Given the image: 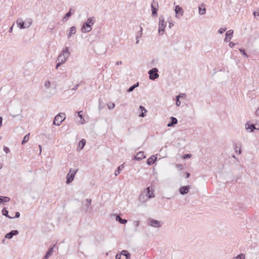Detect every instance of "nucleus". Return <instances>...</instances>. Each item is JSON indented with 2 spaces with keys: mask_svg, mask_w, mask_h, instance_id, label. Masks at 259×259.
<instances>
[{
  "mask_svg": "<svg viewBox=\"0 0 259 259\" xmlns=\"http://www.w3.org/2000/svg\"><path fill=\"white\" fill-rule=\"evenodd\" d=\"M181 101H180V99L178 98L177 97V100H176V105L177 106H180L181 105Z\"/></svg>",
  "mask_w": 259,
  "mask_h": 259,
  "instance_id": "40",
  "label": "nucleus"
},
{
  "mask_svg": "<svg viewBox=\"0 0 259 259\" xmlns=\"http://www.w3.org/2000/svg\"><path fill=\"white\" fill-rule=\"evenodd\" d=\"M191 157V154H187L184 155L183 158L184 159H187V158H190Z\"/></svg>",
  "mask_w": 259,
  "mask_h": 259,
  "instance_id": "42",
  "label": "nucleus"
},
{
  "mask_svg": "<svg viewBox=\"0 0 259 259\" xmlns=\"http://www.w3.org/2000/svg\"><path fill=\"white\" fill-rule=\"evenodd\" d=\"M51 85V82L49 81H46L45 83V87L46 88H49Z\"/></svg>",
  "mask_w": 259,
  "mask_h": 259,
  "instance_id": "39",
  "label": "nucleus"
},
{
  "mask_svg": "<svg viewBox=\"0 0 259 259\" xmlns=\"http://www.w3.org/2000/svg\"><path fill=\"white\" fill-rule=\"evenodd\" d=\"M174 26V24H172V23H170L169 22V28H171L172 26Z\"/></svg>",
  "mask_w": 259,
  "mask_h": 259,
  "instance_id": "60",
  "label": "nucleus"
},
{
  "mask_svg": "<svg viewBox=\"0 0 259 259\" xmlns=\"http://www.w3.org/2000/svg\"><path fill=\"white\" fill-rule=\"evenodd\" d=\"M10 200L9 197L7 196H0V203L9 202Z\"/></svg>",
  "mask_w": 259,
  "mask_h": 259,
  "instance_id": "26",
  "label": "nucleus"
},
{
  "mask_svg": "<svg viewBox=\"0 0 259 259\" xmlns=\"http://www.w3.org/2000/svg\"><path fill=\"white\" fill-rule=\"evenodd\" d=\"M121 254L124 255L126 257V259H130L131 254L127 250H122L121 252Z\"/></svg>",
  "mask_w": 259,
  "mask_h": 259,
  "instance_id": "28",
  "label": "nucleus"
},
{
  "mask_svg": "<svg viewBox=\"0 0 259 259\" xmlns=\"http://www.w3.org/2000/svg\"><path fill=\"white\" fill-rule=\"evenodd\" d=\"M4 150L6 153H8L10 152V150H9V148H8L7 147H6V146L4 147Z\"/></svg>",
  "mask_w": 259,
  "mask_h": 259,
  "instance_id": "41",
  "label": "nucleus"
},
{
  "mask_svg": "<svg viewBox=\"0 0 259 259\" xmlns=\"http://www.w3.org/2000/svg\"><path fill=\"white\" fill-rule=\"evenodd\" d=\"M190 189V186H183L179 189V192L182 195H185L188 193Z\"/></svg>",
  "mask_w": 259,
  "mask_h": 259,
  "instance_id": "14",
  "label": "nucleus"
},
{
  "mask_svg": "<svg viewBox=\"0 0 259 259\" xmlns=\"http://www.w3.org/2000/svg\"><path fill=\"white\" fill-rule=\"evenodd\" d=\"M234 146L236 153L240 154L241 153V145L238 146V144L235 143L234 144Z\"/></svg>",
  "mask_w": 259,
  "mask_h": 259,
  "instance_id": "23",
  "label": "nucleus"
},
{
  "mask_svg": "<svg viewBox=\"0 0 259 259\" xmlns=\"http://www.w3.org/2000/svg\"><path fill=\"white\" fill-rule=\"evenodd\" d=\"M190 173H189V172H187V173H186V178H188L190 177Z\"/></svg>",
  "mask_w": 259,
  "mask_h": 259,
  "instance_id": "56",
  "label": "nucleus"
},
{
  "mask_svg": "<svg viewBox=\"0 0 259 259\" xmlns=\"http://www.w3.org/2000/svg\"><path fill=\"white\" fill-rule=\"evenodd\" d=\"M166 26V23L164 21V17L161 15L159 18V28L158 32L160 35H162L164 31L165 27Z\"/></svg>",
  "mask_w": 259,
  "mask_h": 259,
  "instance_id": "3",
  "label": "nucleus"
},
{
  "mask_svg": "<svg viewBox=\"0 0 259 259\" xmlns=\"http://www.w3.org/2000/svg\"><path fill=\"white\" fill-rule=\"evenodd\" d=\"M78 170V169H72V168H70V170H69V172L68 173L67 175V177H66V184H69L70 183H71L74 179V177H75V175L76 174V173L77 172Z\"/></svg>",
  "mask_w": 259,
  "mask_h": 259,
  "instance_id": "4",
  "label": "nucleus"
},
{
  "mask_svg": "<svg viewBox=\"0 0 259 259\" xmlns=\"http://www.w3.org/2000/svg\"><path fill=\"white\" fill-rule=\"evenodd\" d=\"M124 168V165L123 164H121L117 168V169L115 170V173H114V175L115 176H117V175H118L120 172V171L123 169V168Z\"/></svg>",
  "mask_w": 259,
  "mask_h": 259,
  "instance_id": "27",
  "label": "nucleus"
},
{
  "mask_svg": "<svg viewBox=\"0 0 259 259\" xmlns=\"http://www.w3.org/2000/svg\"><path fill=\"white\" fill-rule=\"evenodd\" d=\"M78 86H79V84H77V85H76L74 87V88L73 89V90H77V89L78 88Z\"/></svg>",
  "mask_w": 259,
  "mask_h": 259,
  "instance_id": "59",
  "label": "nucleus"
},
{
  "mask_svg": "<svg viewBox=\"0 0 259 259\" xmlns=\"http://www.w3.org/2000/svg\"><path fill=\"white\" fill-rule=\"evenodd\" d=\"M82 111H79L78 112V116L81 119H82V115L81 114Z\"/></svg>",
  "mask_w": 259,
  "mask_h": 259,
  "instance_id": "48",
  "label": "nucleus"
},
{
  "mask_svg": "<svg viewBox=\"0 0 259 259\" xmlns=\"http://www.w3.org/2000/svg\"><path fill=\"white\" fill-rule=\"evenodd\" d=\"M13 31V26L12 27H11L9 30V32H12Z\"/></svg>",
  "mask_w": 259,
  "mask_h": 259,
  "instance_id": "58",
  "label": "nucleus"
},
{
  "mask_svg": "<svg viewBox=\"0 0 259 259\" xmlns=\"http://www.w3.org/2000/svg\"><path fill=\"white\" fill-rule=\"evenodd\" d=\"M245 255L244 254H243V253H241V254L238 255L236 257V259H245Z\"/></svg>",
  "mask_w": 259,
  "mask_h": 259,
  "instance_id": "34",
  "label": "nucleus"
},
{
  "mask_svg": "<svg viewBox=\"0 0 259 259\" xmlns=\"http://www.w3.org/2000/svg\"><path fill=\"white\" fill-rule=\"evenodd\" d=\"M142 30H143V28L140 26V30L139 32H138V34L136 36V44H138L139 43V38L142 37Z\"/></svg>",
  "mask_w": 259,
  "mask_h": 259,
  "instance_id": "25",
  "label": "nucleus"
},
{
  "mask_svg": "<svg viewBox=\"0 0 259 259\" xmlns=\"http://www.w3.org/2000/svg\"><path fill=\"white\" fill-rule=\"evenodd\" d=\"M245 128L246 130H249V132H252L254 130H259V125L258 128H256L254 124H250L248 122L245 124Z\"/></svg>",
  "mask_w": 259,
  "mask_h": 259,
  "instance_id": "13",
  "label": "nucleus"
},
{
  "mask_svg": "<svg viewBox=\"0 0 259 259\" xmlns=\"http://www.w3.org/2000/svg\"><path fill=\"white\" fill-rule=\"evenodd\" d=\"M16 23L20 29H24L25 28H29L32 24V20L28 19V24L25 25V22L23 21L22 19L18 18L16 21Z\"/></svg>",
  "mask_w": 259,
  "mask_h": 259,
  "instance_id": "6",
  "label": "nucleus"
},
{
  "mask_svg": "<svg viewBox=\"0 0 259 259\" xmlns=\"http://www.w3.org/2000/svg\"><path fill=\"white\" fill-rule=\"evenodd\" d=\"M83 122H84V119H83V121L81 122V124H83Z\"/></svg>",
  "mask_w": 259,
  "mask_h": 259,
  "instance_id": "63",
  "label": "nucleus"
},
{
  "mask_svg": "<svg viewBox=\"0 0 259 259\" xmlns=\"http://www.w3.org/2000/svg\"><path fill=\"white\" fill-rule=\"evenodd\" d=\"M85 144V140L84 139H82L78 144V146L80 147L79 150H81L84 146Z\"/></svg>",
  "mask_w": 259,
  "mask_h": 259,
  "instance_id": "31",
  "label": "nucleus"
},
{
  "mask_svg": "<svg viewBox=\"0 0 259 259\" xmlns=\"http://www.w3.org/2000/svg\"><path fill=\"white\" fill-rule=\"evenodd\" d=\"M115 107V104L112 103L111 105L108 106L109 109H113Z\"/></svg>",
  "mask_w": 259,
  "mask_h": 259,
  "instance_id": "46",
  "label": "nucleus"
},
{
  "mask_svg": "<svg viewBox=\"0 0 259 259\" xmlns=\"http://www.w3.org/2000/svg\"><path fill=\"white\" fill-rule=\"evenodd\" d=\"M255 114L257 116H259V108H258L255 111Z\"/></svg>",
  "mask_w": 259,
  "mask_h": 259,
  "instance_id": "53",
  "label": "nucleus"
},
{
  "mask_svg": "<svg viewBox=\"0 0 259 259\" xmlns=\"http://www.w3.org/2000/svg\"><path fill=\"white\" fill-rule=\"evenodd\" d=\"M151 7L152 8V15L153 16L156 17L157 16V11L158 9V4L157 2H155V0H153Z\"/></svg>",
  "mask_w": 259,
  "mask_h": 259,
  "instance_id": "9",
  "label": "nucleus"
},
{
  "mask_svg": "<svg viewBox=\"0 0 259 259\" xmlns=\"http://www.w3.org/2000/svg\"><path fill=\"white\" fill-rule=\"evenodd\" d=\"M239 50V51H240V52L242 54V55H243L244 57H246V58H248V55H247V54L245 53L244 49H240Z\"/></svg>",
  "mask_w": 259,
  "mask_h": 259,
  "instance_id": "35",
  "label": "nucleus"
},
{
  "mask_svg": "<svg viewBox=\"0 0 259 259\" xmlns=\"http://www.w3.org/2000/svg\"><path fill=\"white\" fill-rule=\"evenodd\" d=\"M175 13L176 14V17H178V16H179V17H181L182 16H183V13H184L183 10L182 8L179 5L176 6L175 7Z\"/></svg>",
  "mask_w": 259,
  "mask_h": 259,
  "instance_id": "11",
  "label": "nucleus"
},
{
  "mask_svg": "<svg viewBox=\"0 0 259 259\" xmlns=\"http://www.w3.org/2000/svg\"><path fill=\"white\" fill-rule=\"evenodd\" d=\"M72 9L71 8L70 9L69 11H70V13H71Z\"/></svg>",
  "mask_w": 259,
  "mask_h": 259,
  "instance_id": "64",
  "label": "nucleus"
},
{
  "mask_svg": "<svg viewBox=\"0 0 259 259\" xmlns=\"http://www.w3.org/2000/svg\"><path fill=\"white\" fill-rule=\"evenodd\" d=\"M93 19L94 17L88 19L87 21L83 24L81 29L82 32L86 33L91 31V25L94 24Z\"/></svg>",
  "mask_w": 259,
  "mask_h": 259,
  "instance_id": "2",
  "label": "nucleus"
},
{
  "mask_svg": "<svg viewBox=\"0 0 259 259\" xmlns=\"http://www.w3.org/2000/svg\"><path fill=\"white\" fill-rule=\"evenodd\" d=\"M87 201L89 203V205H90L91 203L92 200L91 199H87Z\"/></svg>",
  "mask_w": 259,
  "mask_h": 259,
  "instance_id": "57",
  "label": "nucleus"
},
{
  "mask_svg": "<svg viewBox=\"0 0 259 259\" xmlns=\"http://www.w3.org/2000/svg\"><path fill=\"white\" fill-rule=\"evenodd\" d=\"M171 122L168 123L167 125L168 127L172 126L176 124L178 122L177 119L174 117H170Z\"/></svg>",
  "mask_w": 259,
  "mask_h": 259,
  "instance_id": "20",
  "label": "nucleus"
},
{
  "mask_svg": "<svg viewBox=\"0 0 259 259\" xmlns=\"http://www.w3.org/2000/svg\"><path fill=\"white\" fill-rule=\"evenodd\" d=\"M2 120H3V118L2 117H0V127H1V126L2 125Z\"/></svg>",
  "mask_w": 259,
  "mask_h": 259,
  "instance_id": "54",
  "label": "nucleus"
},
{
  "mask_svg": "<svg viewBox=\"0 0 259 259\" xmlns=\"http://www.w3.org/2000/svg\"><path fill=\"white\" fill-rule=\"evenodd\" d=\"M72 14V13H70V11H69L68 12H67L66 14H65V16H64V17L63 18V20H64L65 19H66L67 18L71 16Z\"/></svg>",
  "mask_w": 259,
  "mask_h": 259,
  "instance_id": "36",
  "label": "nucleus"
},
{
  "mask_svg": "<svg viewBox=\"0 0 259 259\" xmlns=\"http://www.w3.org/2000/svg\"><path fill=\"white\" fill-rule=\"evenodd\" d=\"M206 13V9L204 7L202 9L201 7H199V13L200 15H204Z\"/></svg>",
  "mask_w": 259,
  "mask_h": 259,
  "instance_id": "33",
  "label": "nucleus"
},
{
  "mask_svg": "<svg viewBox=\"0 0 259 259\" xmlns=\"http://www.w3.org/2000/svg\"><path fill=\"white\" fill-rule=\"evenodd\" d=\"M186 96V94H180L179 96H177V97L179 99L181 98H183V97H184Z\"/></svg>",
  "mask_w": 259,
  "mask_h": 259,
  "instance_id": "44",
  "label": "nucleus"
},
{
  "mask_svg": "<svg viewBox=\"0 0 259 259\" xmlns=\"http://www.w3.org/2000/svg\"><path fill=\"white\" fill-rule=\"evenodd\" d=\"M140 109L141 110L142 112L139 115V116L142 117H145L146 116V114L145 113L147 112V110L145 109L144 107H143L142 105L140 106Z\"/></svg>",
  "mask_w": 259,
  "mask_h": 259,
  "instance_id": "22",
  "label": "nucleus"
},
{
  "mask_svg": "<svg viewBox=\"0 0 259 259\" xmlns=\"http://www.w3.org/2000/svg\"><path fill=\"white\" fill-rule=\"evenodd\" d=\"M232 156H233V157L234 158L236 159V157H235V155H233Z\"/></svg>",
  "mask_w": 259,
  "mask_h": 259,
  "instance_id": "62",
  "label": "nucleus"
},
{
  "mask_svg": "<svg viewBox=\"0 0 259 259\" xmlns=\"http://www.w3.org/2000/svg\"><path fill=\"white\" fill-rule=\"evenodd\" d=\"M20 217V213L19 212H16L15 213V216L14 217L16 218H18Z\"/></svg>",
  "mask_w": 259,
  "mask_h": 259,
  "instance_id": "47",
  "label": "nucleus"
},
{
  "mask_svg": "<svg viewBox=\"0 0 259 259\" xmlns=\"http://www.w3.org/2000/svg\"><path fill=\"white\" fill-rule=\"evenodd\" d=\"M115 64L116 65H120L122 64V62L121 61H117Z\"/></svg>",
  "mask_w": 259,
  "mask_h": 259,
  "instance_id": "51",
  "label": "nucleus"
},
{
  "mask_svg": "<svg viewBox=\"0 0 259 259\" xmlns=\"http://www.w3.org/2000/svg\"><path fill=\"white\" fill-rule=\"evenodd\" d=\"M38 146H39V151H40L39 153L40 154V153L41 152V150H42V147L40 145Z\"/></svg>",
  "mask_w": 259,
  "mask_h": 259,
  "instance_id": "55",
  "label": "nucleus"
},
{
  "mask_svg": "<svg viewBox=\"0 0 259 259\" xmlns=\"http://www.w3.org/2000/svg\"><path fill=\"white\" fill-rule=\"evenodd\" d=\"M226 29H227L226 28H221L218 30V32L220 34H222L226 30Z\"/></svg>",
  "mask_w": 259,
  "mask_h": 259,
  "instance_id": "38",
  "label": "nucleus"
},
{
  "mask_svg": "<svg viewBox=\"0 0 259 259\" xmlns=\"http://www.w3.org/2000/svg\"><path fill=\"white\" fill-rule=\"evenodd\" d=\"M235 45V44L233 42H232V41H230L229 44V46L230 47V48H232L234 47V46Z\"/></svg>",
  "mask_w": 259,
  "mask_h": 259,
  "instance_id": "45",
  "label": "nucleus"
},
{
  "mask_svg": "<svg viewBox=\"0 0 259 259\" xmlns=\"http://www.w3.org/2000/svg\"><path fill=\"white\" fill-rule=\"evenodd\" d=\"M68 48L66 47L65 48L63 49L60 54L58 56L57 58V61L61 63L64 64L66 59L69 57L70 53L68 51Z\"/></svg>",
  "mask_w": 259,
  "mask_h": 259,
  "instance_id": "1",
  "label": "nucleus"
},
{
  "mask_svg": "<svg viewBox=\"0 0 259 259\" xmlns=\"http://www.w3.org/2000/svg\"><path fill=\"white\" fill-rule=\"evenodd\" d=\"M145 157H146L144 156L143 152H139L136 156H134L133 159L140 161Z\"/></svg>",
  "mask_w": 259,
  "mask_h": 259,
  "instance_id": "17",
  "label": "nucleus"
},
{
  "mask_svg": "<svg viewBox=\"0 0 259 259\" xmlns=\"http://www.w3.org/2000/svg\"><path fill=\"white\" fill-rule=\"evenodd\" d=\"M55 247V245H54L53 246L49 248L46 255L43 257V259H48L49 257L52 255L53 249H54Z\"/></svg>",
  "mask_w": 259,
  "mask_h": 259,
  "instance_id": "16",
  "label": "nucleus"
},
{
  "mask_svg": "<svg viewBox=\"0 0 259 259\" xmlns=\"http://www.w3.org/2000/svg\"><path fill=\"white\" fill-rule=\"evenodd\" d=\"M176 166L180 169H182V167H183L182 164H177L176 165Z\"/></svg>",
  "mask_w": 259,
  "mask_h": 259,
  "instance_id": "52",
  "label": "nucleus"
},
{
  "mask_svg": "<svg viewBox=\"0 0 259 259\" xmlns=\"http://www.w3.org/2000/svg\"><path fill=\"white\" fill-rule=\"evenodd\" d=\"M62 64H63V63H61V62H58V63L57 64V65H56V69H58V67H59L61 65H62Z\"/></svg>",
  "mask_w": 259,
  "mask_h": 259,
  "instance_id": "49",
  "label": "nucleus"
},
{
  "mask_svg": "<svg viewBox=\"0 0 259 259\" xmlns=\"http://www.w3.org/2000/svg\"><path fill=\"white\" fill-rule=\"evenodd\" d=\"M121 254H116V259H121Z\"/></svg>",
  "mask_w": 259,
  "mask_h": 259,
  "instance_id": "50",
  "label": "nucleus"
},
{
  "mask_svg": "<svg viewBox=\"0 0 259 259\" xmlns=\"http://www.w3.org/2000/svg\"><path fill=\"white\" fill-rule=\"evenodd\" d=\"M233 30L232 29H230L227 31L225 34V38L224 40L226 42H229L231 40V39L232 37L233 34Z\"/></svg>",
  "mask_w": 259,
  "mask_h": 259,
  "instance_id": "12",
  "label": "nucleus"
},
{
  "mask_svg": "<svg viewBox=\"0 0 259 259\" xmlns=\"http://www.w3.org/2000/svg\"><path fill=\"white\" fill-rule=\"evenodd\" d=\"M147 222H148V224L149 226H150L152 227H155V228H159V227H161V226L163 224L162 222L154 220L151 218H149Z\"/></svg>",
  "mask_w": 259,
  "mask_h": 259,
  "instance_id": "7",
  "label": "nucleus"
},
{
  "mask_svg": "<svg viewBox=\"0 0 259 259\" xmlns=\"http://www.w3.org/2000/svg\"><path fill=\"white\" fill-rule=\"evenodd\" d=\"M253 15L254 16V17H255L256 16H259V9L253 12Z\"/></svg>",
  "mask_w": 259,
  "mask_h": 259,
  "instance_id": "43",
  "label": "nucleus"
},
{
  "mask_svg": "<svg viewBox=\"0 0 259 259\" xmlns=\"http://www.w3.org/2000/svg\"><path fill=\"white\" fill-rule=\"evenodd\" d=\"M146 195L148 197V198H151L154 197V194L153 193L152 188L149 187L147 188V193Z\"/></svg>",
  "mask_w": 259,
  "mask_h": 259,
  "instance_id": "18",
  "label": "nucleus"
},
{
  "mask_svg": "<svg viewBox=\"0 0 259 259\" xmlns=\"http://www.w3.org/2000/svg\"><path fill=\"white\" fill-rule=\"evenodd\" d=\"M19 233L17 230H12L10 232L6 234L5 238L7 239H11L14 236L18 235Z\"/></svg>",
  "mask_w": 259,
  "mask_h": 259,
  "instance_id": "15",
  "label": "nucleus"
},
{
  "mask_svg": "<svg viewBox=\"0 0 259 259\" xmlns=\"http://www.w3.org/2000/svg\"><path fill=\"white\" fill-rule=\"evenodd\" d=\"M139 85V82H137L136 83L131 86L127 90V92L130 93L132 92L136 88L138 87Z\"/></svg>",
  "mask_w": 259,
  "mask_h": 259,
  "instance_id": "30",
  "label": "nucleus"
},
{
  "mask_svg": "<svg viewBox=\"0 0 259 259\" xmlns=\"http://www.w3.org/2000/svg\"><path fill=\"white\" fill-rule=\"evenodd\" d=\"M2 213H3V214L10 219H13L14 218V217H10L8 215V211L7 210H6L5 208H3V210H2Z\"/></svg>",
  "mask_w": 259,
  "mask_h": 259,
  "instance_id": "32",
  "label": "nucleus"
},
{
  "mask_svg": "<svg viewBox=\"0 0 259 259\" xmlns=\"http://www.w3.org/2000/svg\"><path fill=\"white\" fill-rule=\"evenodd\" d=\"M148 197L144 194H141L139 195V203L138 204V205L139 206H140L142 205L144 203H145L148 200Z\"/></svg>",
  "mask_w": 259,
  "mask_h": 259,
  "instance_id": "10",
  "label": "nucleus"
},
{
  "mask_svg": "<svg viewBox=\"0 0 259 259\" xmlns=\"http://www.w3.org/2000/svg\"><path fill=\"white\" fill-rule=\"evenodd\" d=\"M158 69L156 68H153L148 71L149 74V78L151 80H155L158 78L159 74H158Z\"/></svg>",
  "mask_w": 259,
  "mask_h": 259,
  "instance_id": "8",
  "label": "nucleus"
},
{
  "mask_svg": "<svg viewBox=\"0 0 259 259\" xmlns=\"http://www.w3.org/2000/svg\"><path fill=\"white\" fill-rule=\"evenodd\" d=\"M157 159V157L155 155H153L149 157L147 160V163L148 165H151L154 163Z\"/></svg>",
  "mask_w": 259,
  "mask_h": 259,
  "instance_id": "19",
  "label": "nucleus"
},
{
  "mask_svg": "<svg viewBox=\"0 0 259 259\" xmlns=\"http://www.w3.org/2000/svg\"><path fill=\"white\" fill-rule=\"evenodd\" d=\"M140 224V222L139 221H135L133 222V225L134 226H135L136 228L138 227Z\"/></svg>",
  "mask_w": 259,
  "mask_h": 259,
  "instance_id": "37",
  "label": "nucleus"
},
{
  "mask_svg": "<svg viewBox=\"0 0 259 259\" xmlns=\"http://www.w3.org/2000/svg\"><path fill=\"white\" fill-rule=\"evenodd\" d=\"M116 221L119 222L121 224H124L126 223L127 220L122 219L119 215H117L116 217Z\"/></svg>",
  "mask_w": 259,
  "mask_h": 259,
  "instance_id": "24",
  "label": "nucleus"
},
{
  "mask_svg": "<svg viewBox=\"0 0 259 259\" xmlns=\"http://www.w3.org/2000/svg\"><path fill=\"white\" fill-rule=\"evenodd\" d=\"M28 24V19L25 22V25H27Z\"/></svg>",
  "mask_w": 259,
  "mask_h": 259,
  "instance_id": "61",
  "label": "nucleus"
},
{
  "mask_svg": "<svg viewBox=\"0 0 259 259\" xmlns=\"http://www.w3.org/2000/svg\"><path fill=\"white\" fill-rule=\"evenodd\" d=\"M29 136H30V133H28V134H26L24 136V137L23 138V141L22 142V145L25 144L26 142H27L29 141Z\"/></svg>",
  "mask_w": 259,
  "mask_h": 259,
  "instance_id": "29",
  "label": "nucleus"
},
{
  "mask_svg": "<svg viewBox=\"0 0 259 259\" xmlns=\"http://www.w3.org/2000/svg\"><path fill=\"white\" fill-rule=\"evenodd\" d=\"M76 33V27L75 26H72L70 30L67 34L68 38H69L72 35Z\"/></svg>",
  "mask_w": 259,
  "mask_h": 259,
  "instance_id": "21",
  "label": "nucleus"
},
{
  "mask_svg": "<svg viewBox=\"0 0 259 259\" xmlns=\"http://www.w3.org/2000/svg\"><path fill=\"white\" fill-rule=\"evenodd\" d=\"M65 119V114L63 113H60L55 117L53 124L56 125H60Z\"/></svg>",
  "mask_w": 259,
  "mask_h": 259,
  "instance_id": "5",
  "label": "nucleus"
}]
</instances>
